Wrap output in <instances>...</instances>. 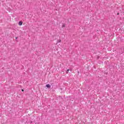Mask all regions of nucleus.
Masks as SVG:
<instances>
[{
    "label": "nucleus",
    "mask_w": 124,
    "mask_h": 124,
    "mask_svg": "<svg viewBox=\"0 0 124 124\" xmlns=\"http://www.w3.org/2000/svg\"><path fill=\"white\" fill-rule=\"evenodd\" d=\"M62 27V28H64V27H65V25L64 24H63Z\"/></svg>",
    "instance_id": "20e7f679"
},
{
    "label": "nucleus",
    "mask_w": 124,
    "mask_h": 124,
    "mask_svg": "<svg viewBox=\"0 0 124 124\" xmlns=\"http://www.w3.org/2000/svg\"><path fill=\"white\" fill-rule=\"evenodd\" d=\"M18 25H19V26H22V25H23V22H22V21H19V22H18Z\"/></svg>",
    "instance_id": "f03ea898"
},
{
    "label": "nucleus",
    "mask_w": 124,
    "mask_h": 124,
    "mask_svg": "<svg viewBox=\"0 0 124 124\" xmlns=\"http://www.w3.org/2000/svg\"><path fill=\"white\" fill-rule=\"evenodd\" d=\"M22 92H24V89L21 90Z\"/></svg>",
    "instance_id": "423d86ee"
},
{
    "label": "nucleus",
    "mask_w": 124,
    "mask_h": 124,
    "mask_svg": "<svg viewBox=\"0 0 124 124\" xmlns=\"http://www.w3.org/2000/svg\"><path fill=\"white\" fill-rule=\"evenodd\" d=\"M68 71H69V69H68L67 71H66V73H68Z\"/></svg>",
    "instance_id": "39448f33"
},
{
    "label": "nucleus",
    "mask_w": 124,
    "mask_h": 124,
    "mask_svg": "<svg viewBox=\"0 0 124 124\" xmlns=\"http://www.w3.org/2000/svg\"><path fill=\"white\" fill-rule=\"evenodd\" d=\"M17 38H16V39H17Z\"/></svg>",
    "instance_id": "0eeeda50"
},
{
    "label": "nucleus",
    "mask_w": 124,
    "mask_h": 124,
    "mask_svg": "<svg viewBox=\"0 0 124 124\" xmlns=\"http://www.w3.org/2000/svg\"><path fill=\"white\" fill-rule=\"evenodd\" d=\"M61 42H62V40H58L57 41V43H61Z\"/></svg>",
    "instance_id": "7ed1b4c3"
},
{
    "label": "nucleus",
    "mask_w": 124,
    "mask_h": 124,
    "mask_svg": "<svg viewBox=\"0 0 124 124\" xmlns=\"http://www.w3.org/2000/svg\"><path fill=\"white\" fill-rule=\"evenodd\" d=\"M46 87L48 88V89H51V85L50 84H47L46 85Z\"/></svg>",
    "instance_id": "f257e3e1"
}]
</instances>
